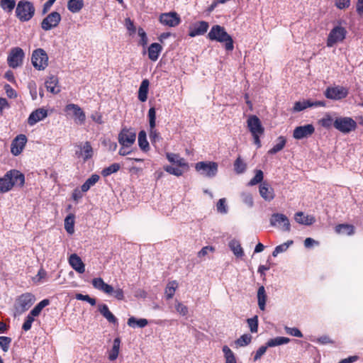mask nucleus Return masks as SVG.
<instances>
[{"instance_id":"obj_1","label":"nucleus","mask_w":363,"mask_h":363,"mask_svg":"<svg viewBox=\"0 0 363 363\" xmlns=\"http://www.w3.org/2000/svg\"><path fill=\"white\" fill-rule=\"evenodd\" d=\"M24 183V174L17 169H11L0 177V193H6L14 186L21 187Z\"/></svg>"},{"instance_id":"obj_2","label":"nucleus","mask_w":363,"mask_h":363,"mask_svg":"<svg viewBox=\"0 0 363 363\" xmlns=\"http://www.w3.org/2000/svg\"><path fill=\"white\" fill-rule=\"evenodd\" d=\"M208 38L211 41L223 43L227 51H232L234 48L232 37L225 31L224 27L220 25L213 26L208 33Z\"/></svg>"},{"instance_id":"obj_3","label":"nucleus","mask_w":363,"mask_h":363,"mask_svg":"<svg viewBox=\"0 0 363 363\" xmlns=\"http://www.w3.org/2000/svg\"><path fill=\"white\" fill-rule=\"evenodd\" d=\"M35 7L33 4L26 0H21L18 2L16 7V16L21 22L30 21L35 14Z\"/></svg>"},{"instance_id":"obj_4","label":"nucleus","mask_w":363,"mask_h":363,"mask_svg":"<svg viewBox=\"0 0 363 363\" xmlns=\"http://www.w3.org/2000/svg\"><path fill=\"white\" fill-rule=\"evenodd\" d=\"M247 128L253 137L255 144L259 147L261 146L259 137L264 131L259 118L255 115L250 116L247 119Z\"/></svg>"},{"instance_id":"obj_5","label":"nucleus","mask_w":363,"mask_h":363,"mask_svg":"<svg viewBox=\"0 0 363 363\" xmlns=\"http://www.w3.org/2000/svg\"><path fill=\"white\" fill-rule=\"evenodd\" d=\"M334 128L343 134H347L355 130L357 127V122L351 117H336L333 123Z\"/></svg>"},{"instance_id":"obj_6","label":"nucleus","mask_w":363,"mask_h":363,"mask_svg":"<svg viewBox=\"0 0 363 363\" xmlns=\"http://www.w3.org/2000/svg\"><path fill=\"white\" fill-rule=\"evenodd\" d=\"M35 301V296L31 293H24L18 296L14 303V308L18 313L28 311Z\"/></svg>"},{"instance_id":"obj_7","label":"nucleus","mask_w":363,"mask_h":363,"mask_svg":"<svg viewBox=\"0 0 363 363\" xmlns=\"http://www.w3.org/2000/svg\"><path fill=\"white\" fill-rule=\"evenodd\" d=\"M195 169L203 177L213 178L218 173V165L216 162H199L195 164Z\"/></svg>"},{"instance_id":"obj_8","label":"nucleus","mask_w":363,"mask_h":363,"mask_svg":"<svg viewBox=\"0 0 363 363\" xmlns=\"http://www.w3.org/2000/svg\"><path fill=\"white\" fill-rule=\"evenodd\" d=\"M31 62L38 70H44L48 65V56L42 48L35 50L32 53Z\"/></svg>"},{"instance_id":"obj_9","label":"nucleus","mask_w":363,"mask_h":363,"mask_svg":"<svg viewBox=\"0 0 363 363\" xmlns=\"http://www.w3.org/2000/svg\"><path fill=\"white\" fill-rule=\"evenodd\" d=\"M270 225L278 228L284 232H289L291 230V224L288 217L280 213H274L271 216L269 219Z\"/></svg>"},{"instance_id":"obj_10","label":"nucleus","mask_w":363,"mask_h":363,"mask_svg":"<svg viewBox=\"0 0 363 363\" xmlns=\"http://www.w3.org/2000/svg\"><path fill=\"white\" fill-rule=\"evenodd\" d=\"M25 53L19 47L11 49L7 57V62L10 67L15 69L22 65Z\"/></svg>"},{"instance_id":"obj_11","label":"nucleus","mask_w":363,"mask_h":363,"mask_svg":"<svg viewBox=\"0 0 363 363\" xmlns=\"http://www.w3.org/2000/svg\"><path fill=\"white\" fill-rule=\"evenodd\" d=\"M347 35L346 29L340 26H335L330 32L327 39V46L333 47L337 43L343 41Z\"/></svg>"},{"instance_id":"obj_12","label":"nucleus","mask_w":363,"mask_h":363,"mask_svg":"<svg viewBox=\"0 0 363 363\" xmlns=\"http://www.w3.org/2000/svg\"><path fill=\"white\" fill-rule=\"evenodd\" d=\"M348 89L342 86H328L324 95L327 99L339 101L346 98L348 95Z\"/></svg>"},{"instance_id":"obj_13","label":"nucleus","mask_w":363,"mask_h":363,"mask_svg":"<svg viewBox=\"0 0 363 363\" xmlns=\"http://www.w3.org/2000/svg\"><path fill=\"white\" fill-rule=\"evenodd\" d=\"M118 139L121 146L130 147L135 141L136 134L133 130L124 128L119 133Z\"/></svg>"},{"instance_id":"obj_14","label":"nucleus","mask_w":363,"mask_h":363,"mask_svg":"<svg viewBox=\"0 0 363 363\" xmlns=\"http://www.w3.org/2000/svg\"><path fill=\"white\" fill-rule=\"evenodd\" d=\"M61 18L58 12H51L41 22L42 29L47 31L57 27L61 21Z\"/></svg>"},{"instance_id":"obj_15","label":"nucleus","mask_w":363,"mask_h":363,"mask_svg":"<svg viewBox=\"0 0 363 363\" xmlns=\"http://www.w3.org/2000/svg\"><path fill=\"white\" fill-rule=\"evenodd\" d=\"M315 132V128L312 124L300 125L295 128L293 137L296 140H302L311 136Z\"/></svg>"},{"instance_id":"obj_16","label":"nucleus","mask_w":363,"mask_h":363,"mask_svg":"<svg viewBox=\"0 0 363 363\" xmlns=\"http://www.w3.org/2000/svg\"><path fill=\"white\" fill-rule=\"evenodd\" d=\"M78 148L75 152V155L78 158H82L84 161H86L92 157L93 148L91 143L88 141L76 145Z\"/></svg>"},{"instance_id":"obj_17","label":"nucleus","mask_w":363,"mask_h":363,"mask_svg":"<svg viewBox=\"0 0 363 363\" xmlns=\"http://www.w3.org/2000/svg\"><path fill=\"white\" fill-rule=\"evenodd\" d=\"M160 21L164 26L175 27L179 24L181 19L176 12L164 13L160 16Z\"/></svg>"},{"instance_id":"obj_18","label":"nucleus","mask_w":363,"mask_h":363,"mask_svg":"<svg viewBox=\"0 0 363 363\" xmlns=\"http://www.w3.org/2000/svg\"><path fill=\"white\" fill-rule=\"evenodd\" d=\"M27 142V138L23 134L17 135L11 143V153L17 156L23 151Z\"/></svg>"},{"instance_id":"obj_19","label":"nucleus","mask_w":363,"mask_h":363,"mask_svg":"<svg viewBox=\"0 0 363 363\" xmlns=\"http://www.w3.org/2000/svg\"><path fill=\"white\" fill-rule=\"evenodd\" d=\"M325 102L324 101H311L304 100L303 101H296L293 107V112H299L305 110L308 107H319L325 106Z\"/></svg>"},{"instance_id":"obj_20","label":"nucleus","mask_w":363,"mask_h":363,"mask_svg":"<svg viewBox=\"0 0 363 363\" xmlns=\"http://www.w3.org/2000/svg\"><path fill=\"white\" fill-rule=\"evenodd\" d=\"M209 27L208 22L201 21L194 23L190 28L189 31V35L191 38L204 35Z\"/></svg>"},{"instance_id":"obj_21","label":"nucleus","mask_w":363,"mask_h":363,"mask_svg":"<svg viewBox=\"0 0 363 363\" xmlns=\"http://www.w3.org/2000/svg\"><path fill=\"white\" fill-rule=\"evenodd\" d=\"M65 111L67 114H72L77 120L81 123H84L86 120V116L83 110L77 104H67Z\"/></svg>"},{"instance_id":"obj_22","label":"nucleus","mask_w":363,"mask_h":363,"mask_svg":"<svg viewBox=\"0 0 363 363\" xmlns=\"http://www.w3.org/2000/svg\"><path fill=\"white\" fill-rule=\"evenodd\" d=\"M48 116L47 110L41 108L33 111L28 116V123L29 125H34L38 122L43 120Z\"/></svg>"},{"instance_id":"obj_23","label":"nucleus","mask_w":363,"mask_h":363,"mask_svg":"<svg viewBox=\"0 0 363 363\" xmlns=\"http://www.w3.org/2000/svg\"><path fill=\"white\" fill-rule=\"evenodd\" d=\"M259 191L262 198L266 201H270L274 198L273 188L266 182L260 184Z\"/></svg>"},{"instance_id":"obj_24","label":"nucleus","mask_w":363,"mask_h":363,"mask_svg":"<svg viewBox=\"0 0 363 363\" xmlns=\"http://www.w3.org/2000/svg\"><path fill=\"white\" fill-rule=\"evenodd\" d=\"M70 266L78 273L82 274L85 272V265L81 257L77 254H72L69 257Z\"/></svg>"},{"instance_id":"obj_25","label":"nucleus","mask_w":363,"mask_h":363,"mask_svg":"<svg viewBox=\"0 0 363 363\" xmlns=\"http://www.w3.org/2000/svg\"><path fill=\"white\" fill-rule=\"evenodd\" d=\"M166 157L168 161L172 164H177L179 167L188 169L189 164L186 160L181 157L178 154L167 152Z\"/></svg>"},{"instance_id":"obj_26","label":"nucleus","mask_w":363,"mask_h":363,"mask_svg":"<svg viewBox=\"0 0 363 363\" xmlns=\"http://www.w3.org/2000/svg\"><path fill=\"white\" fill-rule=\"evenodd\" d=\"M99 311L100 313L111 323L118 324V319L109 311L106 304L102 303L99 305Z\"/></svg>"},{"instance_id":"obj_27","label":"nucleus","mask_w":363,"mask_h":363,"mask_svg":"<svg viewBox=\"0 0 363 363\" xmlns=\"http://www.w3.org/2000/svg\"><path fill=\"white\" fill-rule=\"evenodd\" d=\"M162 47L157 43H152L148 48V57L150 60L155 62L157 60L161 52Z\"/></svg>"},{"instance_id":"obj_28","label":"nucleus","mask_w":363,"mask_h":363,"mask_svg":"<svg viewBox=\"0 0 363 363\" xmlns=\"http://www.w3.org/2000/svg\"><path fill=\"white\" fill-rule=\"evenodd\" d=\"M149 85L150 82L147 79H143L140 85L138 97L141 102H145L147 99Z\"/></svg>"},{"instance_id":"obj_29","label":"nucleus","mask_w":363,"mask_h":363,"mask_svg":"<svg viewBox=\"0 0 363 363\" xmlns=\"http://www.w3.org/2000/svg\"><path fill=\"white\" fill-rule=\"evenodd\" d=\"M295 220L302 225H310L315 222V218L313 216H304L303 212H297L294 216Z\"/></svg>"},{"instance_id":"obj_30","label":"nucleus","mask_w":363,"mask_h":363,"mask_svg":"<svg viewBox=\"0 0 363 363\" xmlns=\"http://www.w3.org/2000/svg\"><path fill=\"white\" fill-rule=\"evenodd\" d=\"M58 84L57 77L52 75L45 81V85L47 90L52 94H57L60 92V89H57V84Z\"/></svg>"},{"instance_id":"obj_31","label":"nucleus","mask_w":363,"mask_h":363,"mask_svg":"<svg viewBox=\"0 0 363 363\" xmlns=\"http://www.w3.org/2000/svg\"><path fill=\"white\" fill-rule=\"evenodd\" d=\"M267 294L264 286L259 287L257 291V303L258 306L261 311L265 310L266 301H267Z\"/></svg>"},{"instance_id":"obj_32","label":"nucleus","mask_w":363,"mask_h":363,"mask_svg":"<svg viewBox=\"0 0 363 363\" xmlns=\"http://www.w3.org/2000/svg\"><path fill=\"white\" fill-rule=\"evenodd\" d=\"M228 246L237 257H242L244 256L243 249L238 240L235 239L230 240Z\"/></svg>"},{"instance_id":"obj_33","label":"nucleus","mask_w":363,"mask_h":363,"mask_svg":"<svg viewBox=\"0 0 363 363\" xmlns=\"http://www.w3.org/2000/svg\"><path fill=\"white\" fill-rule=\"evenodd\" d=\"M99 179H100V177L98 174H92L81 186V191L82 192L88 191L91 186H94L98 182Z\"/></svg>"},{"instance_id":"obj_34","label":"nucleus","mask_w":363,"mask_h":363,"mask_svg":"<svg viewBox=\"0 0 363 363\" xmlns=\"http://www.w3.org/2000/svg\"><path fill=\"white\" fill-rule=\"evenodd\" d=\"M127 324L131 328H143L148 324V320L145 318L137 319L134 316H132L128 319Z\"/></svg>"},{"instance_id":"obj_35","label":"nucleus","mask_w":363,"mask_h":363,"mask_svg":"<svg viewBox=\"0 0 363 363\" xmlns=\"http://www.w3.org/2000/svg\"><path fill=\"white\" fill-rule=\"evenodd\" d=\"M84 5V0H69L67 2V9L70 12L76 13L82 10Z\"/></svg>"},{"instance_id":"obj_36","label":"nucleus","mask_w":363,"mask_h":363,"mask_svg":"<svg viewBox=\"0 0 363 363\" xmlns=\"http://www.w3.org/2000/svg\"><path fill=\"white\" fill-rule=\"evenodd\" d=\"M138 145L143 152H147L150 150L149 143L147 140V135L145 130H140L138 133Z\"/></svg>"},{"instance_id":"obj_37","label":"nucleus","mask_w":363,"mask_h":363,"mask_svg":"<svg viewBox=\"0 0 363 363\" xmlns=\"http://www.w3.org/2000/svg\"><path fill=\"white\" fill-rule=\"evenodd\" d=\"M286 140L284 136L278 137L277 143L268 151L270 155H274L281 151L285 146Z\"/></svg>"},{"instance_id":"obj_38","label":"nucleus","mask_w":363,"mask_h":363,"mask_svg":"<svg viewBox=\"0 0 363 363\" xmlns=\"http://www.w3.org/2000/svg\"><path fill=\"white\" fill-rule=\"evenodd\" d=\"M50 304V300L48 298L43 299L40 301L30 311V314L34 317L38 316L41 311Z\"/></svg>"},{"instance_id":"obj_39","label":"nucleus","mask_w":363,"mask_h":363,"mask_svg":"<svg viewBox=\"0 0 363 363\" xmlns=\"http://www.w3.org/2000/svg\"><path fill=\"white\" fill-rule=\"evenodd\" d=\"M290 339L286 337H277L267 341V345L269 347H273L289 343Z\"/></svg>"},{"instance_id":"obj_40","label":"nucleus","mask_w":363,"mask_h":363,"mask_svg":"<svg viewBox=\"0 0 363 363\" xmlns=\"http://www.w3.org/2000/svg\"><path fill=\"white\" fill-rule=\"evenodd\" d=\"M335 232L339 234L351 235L354 233V227L348 224H339L335 227Z\"/></svg>"},{"instance_id":"obj_41","label":"nucleus","mask_w":363,"mask_h":363,"mask_svg":"<svg viewBox=\"0 0 363 363\" xmlns=\"http://www.w3.org/2000/svg\"><path fill=\"white\" fill-rule=\"evenodd\" d=\"M234 171L238 174H243L247 169L246 163L239 156L234 162Z\"/></svg>"},{"instance_id":"obj_42","label":"nucleus","mask_w":363,"mask_h":363,"mask_svg":"<svg viewBox=\"0 0 363 363\" xmlns=\"http://www.w3.org/2000/svg\"><path fill=\"white\" fill-rule=\"evenodd\" d=\"M294 243L293 240H288L279 245H277L272 252V256L276 257L279 254L286 252Z\"/></svg>"},{"instance_id":"obj_43","label":"nucleus","mask_w":363,"mask_h":363,"mask_svg":"<svg viewBox=\"0 0 363 363\" xmlns=\"http://www.w3.org/2000/svg\"><path fill=\"white\" fill-rule=\"evenodd\" d=\"M121 340L118 337H116L113 340V347L109 354V359L113 361L116 359L118 356L119 349H120Z\"/></svg>"},{"instance_id":"obj_44","label":"nucleus","mask_w":363,"mask_h":363,"mask_svg":"<svg viewBox=\"0 0 363 363\" xmlns=\"http://www.w3.org/2000/svg\"><path fill=\"white\" fill-rule=\"evenodd\" d=\"M222 351L224 354V357L225 359V363H236V358L233 353V352L228 347V346L225 345L222 348Z\"/></svg>"},{"instance_id":"obj_45","label":"nucleus","mask_w":363,"mask_h":363,"mask_svg":"<svg viewBox=\"0 0 363 363\" xmlns=\"http://www.w3.org/2000/svg\"><path fill=\"white\" fill-rule=\"evenodd\" d=\"M74 216L72 214L68 215L65 219V228L67 233L72 234L74 232Z\"/></svg>"},{"instance_id":"obj_46","label":"nucleus","mask_w":363,"mask_h":363,"mask_svg":"<svg viewBox=\"0 0 363 363\" xmlns=\"http://www.w3.org/2000/svg\"><path fill=\"white\" fill-rule=\"evenodd\" d=\"M178 284L176 281H170L165 289V296L167 300L171 299L175 293Z\"/></svg>"},{"instance_id":"obj_47","label":"nucleus","mask_w":363,"mask_h":363,"mask_svg":"<svg viewBox=\"0 0 363 363\" xmlns=\"http://www.w3.org/2000/svg\"><path fill=\"white\" fill-rule=\"evenodd\" d=\"M16 5L15 0H1L0 1V6L1 9L7 12V13H11L13 10L14 9Z\"/></svg>"},{"instance_id":"obj_48","label":"nucleus","mask_w":363,"mask_h":363,"mask_svg":"<svg viewBox=\"0 0 363 363\" xmlns=\"http://www.w3.org/2000/svg\"><path fill=\"white\" fill-rule=\"evenodd\" d=\"M252 340V336L250 334H244L235 340V344L239 347H245L248 345Z\"/></svg>"},{"instance_id":"obj_49","label":"nucleus","mask_w":363,"mask_h":363,"mask_svg":"<svg viewBox=\"0 0 363 363\" xmlns=\"http://www.w3.org/2000/svg\"><path fill=\"white\" fill-rule=\"evenodd\" d=\"M120 169V165L118 163H113L111 164L110 166L104 168L101 174L104 177H108L115 172H117Z\"/></svg>"},{"instance_id":"obj_50","label":"nucleus","mask_w":363,"mask_h":363,"mask_svg":"<svg viewBox=\"0 0 363 363\" xmlns=\"http://www.w3.org/2000/svg\"><path fill=\"white\" fill-rule=\"evenodd\" d=\"M264 174L263 172L260 169H257L255 171V175L251 180L249 182L248 185L249 186H255L258 183L262 182L263 180Z\"/></svg>"},{"instance_id":"obj_51","label":"nucleus","mask_w":363,"mask_h":363,"mask_svg":"<svg viewBox=\"0 0 363 363\" xmlns=\"http://www.w3.org/2000/svg\"><path fill=\"white\" fill-rule=\"evenodd\" d=\"M181 168L182 167H174L172 165H167L164 167V171L177 177H180L183 174L184 171Z\"/></svg>"},{"instance_id":"obj_52","label":"nucleus","mask_w":363,"mask_h":363,"mask_svg":"<svg viewBox=\"0 0 363 363\" xmlns=\"http://www.w3.org/2000/svg\"><path fill=\"white\" fill-rule=\"evenodd\" d=\"M216 210L221 214H226L228 213V208L225 198L218 200L216 204Z\"/></svg>"},{"instance_id":"obj_53","label":"nucleus","mask_w":363,"mask_h":363,"mask_svg":"<svg viewBox=\"0 0 363 363\" xmlns=\"http://www.w3.org/2000/svg\"><path fill=\"white\" fill-rule=\"evenodd\" d=\"M334 120L330 115L327 114L319 121V123L325 128H330L333 125Z\"/></svg>"},{"instance_id":"obj_54","label":"nucleus","mask_w":363,"mask_h":363,"mask_svg":"<svg viewBox=\"0 0 363 363\" xmlns=\"http://www.w3.org/2000/svg\"><path fill=\"white\" fill-rule=\"evenodd\" d=\"M248 326L252 333H257L258 329V317L255 315L251 318L247 320Z\"/></svg>"},{"instance_id":"obj_55","label":"nucleus","mask_w":363,"mask_h":363,"mask_svg":"<svg viewBox=\"0 0 363 363\" xmlns=\"http://www.w3.org/2000/svg\"><path fill=\"white\" fill-rule=\"evenodd\" d=\"M11 338L6 336H0V347L5 352L9 351Z\"/></svg>"},{"instance_id":"obj_56","label":"nucleus","mask_w":363,"mask_h":363,"mask_svg":"<svg viewBox=\"0 0 363 363\" xmlns=\"http://www.w3.org/2000/svg\"><path fill=\"white\" fill-rule=\"evenodd\" d=\"M150 139L152 145H155L156 143L161 140L160 133L155 129V128H150Z\"/></svg>"},{"instance_id":"obj_57","label":"nucleus","mask_w":363,"mask_h":363,"mask_svg":"<svg viewBox=\"0 0 363 363\" xmlns=\"http://www.w3.org/2000/svg\"><path fill=\"white\" fill-rule=\"evenodd\" d=\"M75 298L79 301H84L88 302L91 306L96 305V299L90 297L89 295H84L82 294H76Z\"/></svg>"},{"instance_id":"obj_58","label":"nucleus","mask_w":363,"mask_h":363,"mask_svg":"<svg viewBox=\"0 0 363 363\" xmlns=\"http://www.w3.org/2000/svg\"><path fill=\"white\" fill-rule=\"evenodd\" d=\"M148 118L150 128H155L156 125V111L154 107H151L148 111Z\"/></svg>"},{"instance_id":"obj_59","label":"nucleus","mask_w":363,"mask_h":363,"mask_svg":"<svg viewBox=\"0 0 363 363\" xmlns=\"http://www.w3.org/2000/svg\"><path fill=\"white\" fill-rule=\"evenodd\" d=\"M34 316L31 315L30 313L26 317L25 321L22 325V329L24 331L29 330L32 327V323L34 322Z\"/></svg>"},{"instance_id":"obj_60","label":"nucleus","mask_w":363,"mask_h":363,"mask_svg":"<svg viewBox=\"0 0 363 363\" xmlns=\"http://www.w3.org/2000/svg\"><path fill=\"white\" fill-rule=\"evenodd\" d=\"M28 88L33 100H36L38 97L37 85L34 81H31L28 84Z\"/></svg>"},{"instance_id":"obj_61","label":"nucleus","mask_w":363,"mask_h":363,"mask_svg":"<svg viewBox=\"0 0 363 363\" xmlns=\"http://www.w3.org/2000/svg\"><path fill=\"white\" fill-rule=\"evenodd\" d=\"M285 330L287 334H289L291 336L296 337H303L302 333L297 328L286 327Z\"/></svg>"},{"instance_id":"obj_62","label":"nucleus","mask_w":363,"mask_h":363,"mask_svg":"<svg viewBox=\"0 0 363 363\" xmlns=\"http://www.w3.org/2000/svg\"><path fill=\"white\" fill-rule=\"evenodd\" d=\"M242 201L248 206V207H252L254 202L252 196L250 193H242Z\"/></svg>"},{"instance_id":"obj_63","label":"nucleus","mask_w":363,"mask_h":363,"mask_svg":"<svg viewBox=\"0 0 363 363\" xmlns=\"http://www.w3.org/2000/svg\"><path fill=\"white\" fill-rule=\"evenodd\" d=\"M125 26L126 27L127 30L130 32V35L135 33L136 28L134 25L133 21L130 18H127L125 19Z\"/></svg>"},{"instance_id":"obj_64","label":"nucleus","mask_w":363,"mask_h":363,"mask_svg":"<svg viewBox=\"0 0 363 363\" xmlns=\"http://www.w3.org/2000/svg\"><path fill=\"white\" fill-rule=\"evenodd\" d=\"M269 347L267 346V345L266 344V345H262L261 346L257 351H256V353L254 356V361L256 362L257 361L258 359H259L266 352L267 348Z\"/></svg>"}]
</instances>
